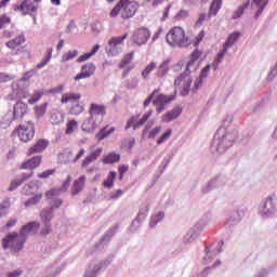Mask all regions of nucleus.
Segmentation results:
<instances>
[{
	"mask_svg": "<svg viewBox=\"0 0 277 277\" xmlns=\"http://www.w3.org/2000/svg\"><path fill=\"white\" fill-rule=\"evenodd\" d=\"M167 42L170 44V47H180L181 49L185 47H189V38L185 36V30L181 28V26L173 27L168 34H167Z\"/></svg>",
	"mask_w": 277,
	"mask_h": 277,
	"instance_id": "1",
	"label": "nucleus"
},
{
	"mask_svg": "<svg viewBox=\"0 0 277 277\" xmlns=\"http://www.w3.org/2000/svg\"><path fill=\"white\" fill-rule=\"evenodd\" d=\"M27 238L19 232L9 233L5 238L2 239V247L4 250L11 248L13 252H21L25 248Z\"/></svg>",
	"mask_w": 277,
	"mask_h": 277,
	"instance_id": "2",
	"label": "nucleus"
},
{
	"mask_svg": "<svg viewBox=\"0 0 277 277\" xmlns=\"http://www.w3.org/2000/svg\"><path fill=\"white\" fill-rule=\"evenodd\" d=\"M27 104L23 103V102H17L14 106H13V111H9L4 115V117L2 118L1 122H0V127L2 129H8V127H10V124H12V122H14V120H18L21 118H23V116H25L27 114Z\"/></svg>",
	"mask_w": 277,
	"mask_h": 277,
	"instance_id": "3",
	"label": "nucleus"
},
{
	"mask_svg": "<svg viewBox=\"0 0 277 277\" xmlns=\"http://www.w3.org/2000/svg\"><path fill=\"white\" fill-rule=\"evenodd\" d=\"M222 130H217L216 134L214 135L212 146L215 148L216 153L220 155L226 153L230 146H233V142H235V136L227 132L225 134L220 135Z\"/></svg>",
	"mask_w": 277,
	"mask_h": 277,
	"instance_id": "4",
	"label": "nucleus"
},
{
	"mask_svg": "<svg viewBox=\"0 0 277 277\" xmlns=\"http://www.w3.org/2000/svg\"><path fill=\"white\" fill-rule=\"evenodd\" d=\"M192 69L189 67H186L184 72H182L175 80H174V88L175 90H179V88H182L180 94L181 96H189V92L192 91Z\"/></svg>",
	"mask_w": 277,
	"mask_h": 277,
	"instance_id": "5",
	"label": "nucleus"
},
{
	"mask_svg": "<svg viewBox=\"0 0 277 277\" xmlns=\"http://www.w3.org/2000/svg\"><path fill=\"white\" fill-rule=\"evenodd\" d=\"M129 38V32H126L120 37H111L108 41V45L106 47V53L108 55H120L122 53V47L124 45V40Z\"/></svg>",
	"mask_w": 277,
	"mask_h": 277,
	"instance_id": "6",
	"label": "nucleus"
},
{
	"mask_svg": "<svg viewBox=\"0 0 277 277\" xmlns=\"http://www.w3.org/2000/svg\"><path fill=\"white\" fill-rule=\"evenodd\" d=\"M14 133H17L21 142L27 143L34 140V136L36 135V129L30 121H27L23 124H19Z\"/></svg>",
	"mask_w": 277,
	"mask_h": 277,
	"instance_id": "7",
	"label": "nucleus"
},
{
	"mask_svg": "<svg viewBox=\"0 0 277 277\" xmlns=\"http://www.w3.org/2000/svg\"><path fill=\"white\" fill-rule=\"evenodd\" d=\"M121 18H133L140 9V4L135 0H120Z\"/></svg>",
	"mask_w": 277,
	"mask_h": 277,
	"instance_id": "8",
	"label": "nucleus"
},
{
	"mask_svg": "<svg viewBox=\"0 0 277 277\" xmlns=\"http://www.w3.org/2000/svg\"><path fill=\"white\" fill-rule=\"evenodd\" d=\"M207 226V223L205 221L200 220L198 221L184 236L183 242L184 243H194L198 237H200V233L205 230V227Z\"/></svg>",
	"mask_w": 277,
	"mask_h": 277,
	"instance_id": "9",
	"label": "nucleus"
},
{
	"mask_svg": "<svg viewBox=\"0 0 277 277\" xmlns=\"http://www.w3.org/2000/svg\"><path fill=\"white\" fill-rule=\"evenodd\" d=\"M276 196H269L263 201L259 209L260 214L269 217V215H274L276 213Z\"/></svg>",
	"mask_w": 277,
	"mask_h": 277,
	"instance_id": "10",
	"label": "nucleus"
},
{
	"mask_svg": "<svg viewBox=\"0 0 277 277\" xmlns=\"http://www.w3.org/2000/svg\"><path fill=\"white\" fill-rule=\"evenodd\" d=\"M149 210H150V206L148 203H144L140 208L138 213L136 217L132 221V224L130 227V230L132 233H135V230H137V228L142 226V223L144 222V220H146Z\"/></svg>",
	"mask_w": 277,
	"mask_h": 277,
	"instance_id": "11",
	"label": "nucleus"
},
{
	"mask_svg": "<svg viewBox=\"0 0 277 277\" xmlns=\"http://www.w3.org/2000/svg\"><path fill=\"white\" fill-rule=\"evenodd\" d=\"M174 95H163L159 94L153 101V105H155L157 114H161V111H166V105H170L172 101H174Z\"/></svg>",
	"mask_w": 277,
	"mask_h": 277,
	"instance_id": "12",
	"label": "nucleus"
},
{
	"mask_svg": "<svg viewBox=\"0 0 277 277\" xmlns=\"http://www.w3.org/2000/svg\"><path fill=\"white\" fill-rule=\"evenodd\" d=\"M148 38H150V30L148 28H138L132 35V42L137 47H142V44L148 42Z\"/></svg>",
	"mask_w": 277,
	"mask_h": 277,
	"instance_id": "13",
	"label": "nucleus"
},
{
	"mask_svg": "<svg viewBox=\"0 0 277 277\" xmlns=\"http://www.w3.org/2000/svg\"><path fill=\"white\" fill-rule=\"evenodd\" d=\"M226 185V181L222 176H216L210 180L207 185L201 189L202 194H209V192H213V189H217L220 187H224Z\"/></svg>",
	"mask_w": 277,
	"mask_h": 277,
	"instance_id": "14",
	"label": "nucleus"
},
{
	"mask_svg": "<svg viewBox=\"0 0 277 277\" xmlns=\"http://www.w3.org/2000/svg\"><path fill=\"white\" fill-rule=\"evenodd\" d=\"M101 122H103V118L96 119L90 115V118L82 123V131H84V133H92L98 129Z\"/></svg>",
	"mask_w": 277,
	"mask_h": 277,
	"instance_id": "15",
	"label": "nucleus"
},
{
	"mask_svg": "<svg viewBox=\"0 0 277 277\" xmlns=\"http://www.w3.org/2000/svg\"><path fill=\"white\" fill-rule=\"evenodd\" d=\"M95 70H96V66H94V64L87 63L81 67V72L76 75L75 81H80V79H90V77L94 75Z\"/></svg>",
	"mask_w": 277,
	"mask_h": 277,
	"instance_id": "16",
	"label": "nucleus"
},
{
	"mask_svg": "<svg viewBox=\"0 0 277 277\" xmlns=\"http://www.w3.org/2000/svg\"><path fill=\"white\" fill-rule=\"evenodd\" d=\"M72 182V176L68 175L66 181L63 183V186L57 189V188H53L49 192L45 193V198H48V200H51V198H55V196H57L61 192H68V188L70 187V183Z\"/></svg>",
	"mask_w": 277,
	"mask_h": 277,
	"instance_id": "17",
	"label": "nucleus"
},
{
	"mask_svg": "<svg viewBox=\"0 0 277 277\" xmlns=\"http://www.w3.org/2000/svg\"><path fill=\"white\" fill-rule=\"evenodd\" d=\"M40 230V222H29L28 224L24 225L19 233L27 239L28 235H36Z\"/></svg>",
	"mask_w": 277,
	"mask_h": 277,
	"instance_id": "18",
	"label": "nucleus"
},
{
	"mask_svg": "<svg viewBox=\"0 0 277 277\" xmlns=\"http://www.w3.org/2000/svg\"><path fill=\"white\" fill-rule=\"evenodd\" d=\"M105 109L104 105L91 104L89 114L92 118H95V120H98L100 118L103 119V116L106 114Z\"/></svg>",
	"mask_w": 277,
	"mask_h": 277,
	"instance_id": "19",
	"label": "nucleus"
},
{
	"mask_svg": "<svg viewBox=\"0 0 277 277\" xmlns=\"http://www.w3.org/2000/svg\"><path fill=\"white\" fill-rule=\"evenodd\" d=\"M181 114H183V107L176 106L162 116V122H172V120H176Z\"/></svg>",
	"mask_w": 277,
	"mask_h": 277,
	"instance_id": "20",
	"label": "nucleus"
},
{
	"mask_svg": "<svg viewBox=\"0 0 277 277\" xmlns=\"http://www.w3.org/2000/svg\"><path fill=\"white\" fill-rule=\"evenodd\" d=\"M14 10H19L21 12H24V14H27V12H36L38 5L34 4V1L31 0H24L21 5H15Z\"/></svg>",
	"mask_w": 277,
	"mask_h": 277,
	"instance_id": "21",
	"label": "nucleus"
},
{
	"mask_svg": "<svg viewBox=\"0 0 277 277\" xmlns=\"http://www.w3.org/2000/svg\"><path fill=\"white\" fill-rule=\"evenodd\" d=\"M85 187V175L80 176L78 180H75L71 185V196H78L83 192Z\"/></svg>",
	"mask_w": 277,
	"mask_h": 277,
	"instance_id": "22",
	"label": "nucleus"
},
{
	"mask_svg": "<svg viewBox=\"0 0 277 277\" xmlns=\"http://www.w3.org/2000/svg\"><path fill=\"white\" fill-rule=\"evenodd\" d=\"M48 147L49 141L40 138L32 147L29 148L28 155H34L36 153H44V150H47Z\"/></svg>",
	"mask_w": 277,
	"mask_h": 277,
	"instance_id": "23",
	"label": "nucleus"
},
{
	"mask_svg": "<svg viewBox=\"0 0 277 277\" xmlns=\"http://www.w3.org/2000/svg\"><path fill=\"white\" fill-rule=\"evenodd\" d=\"M34 172L23 173L19 179L13 180L8 188V192H14L21 187V184L25 181H29V177L32 176Z\"/></svg>",
	"mask_w": 277,
	"mask_h": 277,
	"instance_id": "24",
	"label": "nucleus"
},
{
	"mask_svg": "<svg viewBox=\"0 0 277 277\" xmlns=\"http://www.w3.org/2000/svg\"><path fill=\"white\" fill-rule=\"evenodd\" d=\"M241 222V214L239 212H234L229 215L227 221L225 222V228L226 230H233L237 224Z\"/></svg>",
	"mask_w": 277,
	"mask_h": 277,
	"instance_id": "25",
	"label": "nucleus"
},
{
	"mask_svg": "<svg viewBox=\"0 0 277 277\" xmlns=\"http://www.w3.org/2000/svg\"><path fill=\"white\" fill-rule=\"evenodd\" d=\"M42 161V156H36V157H32L31 159L27 160L26 162H24L22 164V168L24 170H35V168H38V166H40Z\"/></svg>",
	"mask_w": 277,
	"mask_h": 277,
	"instance_id": "26",
	"label": "nucleus"
},
{
	"mask_svg": "<svg viewBox=\"0 0 277 277\" xmlns=\"http://www.w3.org/2000/svg\"><path fill=\"white\" fill-rule=\"evenodd\" d=\"M102 153H103V148L100 147L95 151L91 153L90 156H87L82 161V168H88L90 163H92L93 161H96L98 157H101Z\"/></svg>",
	"mask_w": 277,
	"mask_h": 277,
	"instance_id": "27",
	"label": "nucleus"
},
{
	"mask_svg": "<svg viewBox=\"0 0 277 277\" xmlns=\"http://www.w3.org/2000/svg\"><path fill=\"white\" fill-rule=\"evenodd\" d=\"M40 217L42 223L51 224V220L55 217V212L53 211V208H45L41 210Z\"/></svg>",
	"mask_w": 277,
	"mask_h": 277,
	"instance_id": "28",
	"label": "nucleus"
},
{
	"mask_svg": "<svg viewBox=\"0 0 277 277\" xmlns=\"http://www.w3.org/2000/svg\"><path fill=\"white\" fill-rule=\"evenodd\" d=\"M170 58H167L159 65L156 72V77H158V79H163V77L168 75V70H170Z\"/></svg>",
	"mask_w": 277,
	"mask_h": 277,
	"instance_id": "29",
	"label": "nucleus"
},
{
	"mask_svg": "<svg viewBox=\"0 0 277 277\" xmlns=\"http://www.w3.org/2000/svg\"><path fill=\"white\" fill-rule=\"evenodd\" d=\"M50 122L51 124H64V114L60 110H53L50 114Z\"/></svg>",
	"mask_w": 277,
	"mask_h": 277,
	"instance_id": "30",
	"label": "nucleus"
},
{
	"mask_svg": "<svg viewBox=\"0 0 277 277\" xmlns=\"http://www.w3.org/2000/svg\"><path fill=\"white\" fill-rule=\"evenodd\" d=\"M79 98H81L80 93H65L61 98V103L63 105L66 103H75V101H79Z\"/></svg>",
	"mask_w": 277,
	"mask_h": 277,
	"instance_id": "31",
	"label": "nucleus"
},
{
	"mask_svg": "<svg viewBox=\"0 0 277 277\" xmlns=\"http://www.w3.org/2000/svg\"><path fill=\"white\" fill-rule=\"evenodd\" d=\"M240 36H241L240 32H234V34L229 35L227 40L223 44V49L228 51V49H230V47H233V44H235V42H237L239 40Z\"/></svg>",
	"mask_w": 277,
	"mask_h": 277,
	"instance_id": "32",
	"label": "nucleus"
},
{
	"mask_svg": "<svg viewBox=\"0 0 277 277\" xmlns=\"http://www.w3.org/2000/svg\"><path fill=\"white\" fill-rule=\"evenodd\" d=\"M118 232V225H115L113 227H110L107 232L106 235H104L100 242L101 243H109L111 241V237H114V235H116V233Z\"/></svg>",
	"mask_w": 277,
	"mask_h": 277,
	"instance_id": "33",
	"label": "nucleus"
},
{
	"mask_svg": "<svg viewBox=\"0 0 277 277\" xmlns=\"http://www.w3.org/2000/svg\"><path fill=\"white\" fill-rule=\"evenodd\" d=\"M37 190L38 186H36V183L30 182L23 187L22 194H24V196H34Z\"/></svg>",
	"mask_w": 277,
	"mask_h": 277,
	"instance_id": "34",
	"label": "nucleus"
},
{
	"mask_svg": "<svg viewBox=\"0 0 277 277\" xmlns=\"http://www.w3.org/2000/svg\"><path fill=\"white\" fill-rule=\"evenodd\" d=\"M226 53H228V50H226L225 48H223V50H221L215 58L214 62L212 63V68L213 70H217V67L220 66V64H222V60H224V55H226Z\"/></svg>",
	"mask_w": 277,
	"mask_h": 277,
	"instance_id": "35",
	"label": "nucleus"
},
{
	"mask_svg": "<svg viewBox=\"0 0 277 277\" xmlns=\"http://www.w3.org/2000/svg\"><path fill=\"white\" fill-rule=\"evenodd\" d=\"M222 10V0H213L210 4L209 14L212 16H217V12Z\"/></svg>",
	"mask_w": 277,
	"mask_h": 277,
	"instance_id": "36",
	"label": "nucleus"
},
{
	"mask_svg": "<svg viewBox=\"0 0 277 277\" xmlns=\"http://www.w3.org/2000/svg\"><path fill=\"white\" fill-rule=\"evenodd\" d=\"M25 43V35H19L17 38L6 42L8 49H14L15 47H21Z\"/></svg>",
	"mask_w": 277,
	"mask_h": 277,
	"instance_id": "37",
	"label": "nucleus"
},
{
	"mask_svg": "<svg viewBox=\"0 0 277 277\" xmlns=\"http://www.w3.org/2000/svg\"><path fill=\"white\" fill-rule=\"evenodd\" d=\"M166 217L164 212H158L157 214L151 215L149 226L150 228H155L159 222H161Z\"/></svg>",
	"mask_w": 277,
	"mask_h": 277,
	"instance_id": "38",
	"label": "nucleus"
},
{
	"mask_svg": "<svg viewBox=\"0 0 277 277\" xmlns=\"http://www.w3.org/2000/svg\"><path fill=\"white\" fill-rule=\"evenodd\" d=\"M116 171H110L107 179L103 182V187H106V189H111V187H114V181H116Z\"/></svg>",
	"mask_w": 277,
	"mask_h": 277,
	"instance_id": "39",
	"label": "nucleus"
},
{
	"mask_svg": "<svg viewBox=\"0 0 277 277\" xmlns=\"http://www.w3.org/2000/svg\"><path fill=\"white\" fill-rule=\"evenodd\" d=\"M114 131H116L115 128H110L108 130L107 127H105L95 135V137L97 140H100V142H101V141L105 140V137H108V135H111V133H114Z\"/></svg>",
	"mask_w": 277,
	"mask_h": 277,
	"instance_id": "40",
	"label": "nucleus"
},
{
	"mask_svg": "<svg viewBox=\"0 0 277 277\" xmlns=\"http://www.w3.org/2000/svg\"><path fill=\"white\" fill-rule=\"evenodd\" d=\"M118 161H120V155L116 153H110L103 158V163H118Z\"/></svg>",
	"mask_w": 277,
	"mask_h": 277,
	"instance_id": "41",
	"label": "nucleus"
},
{
	"mask_svg": "<svg viewBox=\"0 0 277 277\" xmlns=\"http://www.w3.org/2000/svg\"><path fill=\"white\" fill-rule=\"evenodd\" d=\"M77 55H79V51L77 50L68 51L67 53L62 55L61 62L65 64V62H70V60H75Z\"/></svg>",
	"mask_w": 277,
	"mask_h": 277,
	"instance_id": "42",
	"label": "nucleus"
},
{
	"mask_svg": "<svg viewBox=\"0 0 277 277\" xmlns=\"http://www.w3.org/2000/svg\"><path fill=\"white\" fill-rule=\"evenodd\" d=\"M200 55H202V52L199 50H194V52L192 53V58L190 61L187 63L186 67L187 68H192V66H194L197 62V60H200Z\"/></svg>",
	"mask_w": 277,
	"mask_h": 277,
	"instance_id": "43",
	"label": "nucleus"
},
{
	"mask_svg": "<svg viewBox=\"0 0 277 277\" xmlns=\"http://www.w3.org/2000/svg\"><path fill=\"white\" fill-rule=\"evenodd\" d=\"M53 56V49L48 50V55L39 63L37 64L38 70L41 68H44L49 62H51V57Z\"/></svg>",
	"mask_w": 277,
	"mask_h": 277,
	"instance_id": "44",
	"label": "nucleus"
},
{
	"mask_svg": "<svg viewBox=\"0 0 277 277\" xmlns=\"http://www.w3.org/2000/svg\"><path fill=\"white\" fill-rule=\"evenodd\" d=\"M134 55H135V53L133 51L126 54L119 65V68H124L128 64H131V62H133Z\"/></svg>",
	"mask_w": 277,
	"mask_h": 277,
	"instance_id": "45",
	"label": "nucleus"
},
{
	"mask_svg": "<svg viewBox=\"0 0 277 277\" xmlns=\"http://www.w3.org/2000/svg\"><path fill=\"white\" fill-rule=\"evenodd\" d=\"M157 68V63L153 62L149 65L145 67V69L142 71L143 79H148V75L153 72L154 69Z\"/></svg>",
	"mask_w": 277,
	"mask_h": 277,
	"instance_id": "46",
	"label": "nucleus"
},
{
	"mask_svg": "<svg viewBox=\"0 0 277 277\" xmlns=\"http://www.w3.org/2000/svg\"><path fill=\"white\" fill-rule=\"evenodd\" d=\"M42 200V194H37L36 196L31 197L27 201H25V207H34V205H38Z\"/></svg>",
	"mask_w": 277,
	"mask_h": 277,
	"instance_id": "47",
	"label": "nucleus"
},
{
	"mask_svg": "<svg viewBox=\"0 0 277 277\" xmlns=\"http://www.w3.org/2000/svg\"><path fill=\"white\" fill-rule=\"evenodd\" d=\"M248 5H250V0H248L243 5L239 6L237 11H235L233 18H240L246 10H248Z\"/></svg>",
	"mask_w": 277,
	"mask_h": 277,
	"instance_id": "48",
	"label": "nucleus"
},
{
	"mask_svg": "<svg viewBox=\"0 0 277 277\" xmlns=\"http://www.w3.org/2000/svg\"><path fill=\"white\" fill-rule=\"evenodd\" d=\"M172 135V129H168L158 140L157 145L161 146V144H164V142H168L170 140V136Z\"/></svg>",
	"mask_w": 277,
	"mask_h": 277,
	"instance_id": "49",
	"label": "nucleus"
},
{
	"mask_svg": "<svg viewBox=\"0 0 277 277\" xmlns=\"http://www.w3.org/2000/svg\"><path fill=\"white\" fill-rule=\"evenodd\" d=\"M8 209H10V200L5 199L2 203H0V217L8 215Z\"/></svg>",
	"mask_w": 277,
	"mask_h": 277,
	"instance_id": "50",
	"label": "nucleus"
},
{
	"mask_svg": "<svg viewBox=\"0 0 277 277\" xmlns=\"http://www.w3.org/2000/svg\"><path fill=\"white\" fill-rule=\"evenodd\" d=\"M161 133V126L154 128L149 131V133L146 135L147 140H155L159 134Z\"/></svg>",
	"mask_w": 277,
	"mask_h": 277,
	"instance_id": "51",
	"label": "nucleus"
},
{
	"mask_svg": "<svg viewBox=\"0 0 277 277\" xmlns=\"http://www.w3.org/2000/svg\"><path fill=\"white\" fill-rule=\"evenodd\" d=\"M211 16L212 15L210 13H208V14L201 13L199 15V18L196 22V27L202 26V23H205V21H211Z\"/></svg>",
	"mask_w": 277,
	"mask_h": 277,
	"instance_id": "52",
	"label": "nucleus"
},
{
	"mask_svg": "<svg viewBox=\"0 0 277 277\" xmlns=\"http://www.w3.org/2000/svg\"><path fill=\"white\" fill-rule=\"evenodd\" d=\"M70 114L72 116H79V114H83V105L76 104L70 108Z\"/></svg>",
	"mask_w": 277,
	"mask_h": 277,
	"instance_id": "53",
	"label": "nucleus"
},
{
	"mask_svg": "<svg viewBox=\"0 0 277 277\" xmlns=\"http://www.w3.org/2000/svg\"><path fill=\"white\" fill-rule=\"evenodd\" d=\"M203 80L202 78H197L194 82V87L192 88L193 94H197L198 90L202 88Z\"/></svg>",
	"mask_w": 277,
	"mask_h": 277,
	"instance_id": "54",
	"label": "nucleus"
},
{
	"mask_svg": "<svg viewBox=\"0 0 277 277\" xmlns=\"http://www.w3.org/2000/svg\"><path fill=\"white\" fill-rule=\"evenodd\" d=\"M42 94H44L42 91H36L31 98L28 100V103H30L31 105H34V103H38V101H40V98H42Z\"/></svg>",
	"mask_w": 277,
	"mask_h": 277,
	"instance_id": "55",
	"label": "nucleus"
},
{
	"mask_svg": "<svg viewBox=\"0 0 277 277\" xmlns=\"http://www.w3.org/2000/svg\"><path fill=\"white\" fill-rule=\"evenodd\" d=\"M78 124L75 120H70L67 123L66 134L70 135V133L75 132V129H77Z\"/></svg>",
	"mask_w": 277,
	"mask_h": 277,
	"instance_id": "56",
	"label": "nucleus"
},
{
	"mask_svg": "<svg viewBox=\"0 0 277 277\" xmlns=\"http://www.w3.org/2000/svg\"><path fill=\"white\" fill-rule=\"evenodd\" d=\"M120 12H122V4L119 1V3H117L116 6L110 11L111 18H116Z\"/></svg>",
	"mask_w": 277,
	"mask_h": 277,
	"instance_id": "57",
	"label": "nucleus"
},
{
	"mask_svg": "<svg viewBox=\"0 0 277 277\" xmlns=\"http://www.w3.org/2000/svg\"><path fill=\"white\" fill-rule=\"evenodd\" d=\"M189 16V11L187 10H180L175 15V21H183Z\"/></svg>",
	"mask_w": 277,
	"mask_h": 277,
	"instance_id": "58",
	"label": "nucleus"
},
{
	"mask_svg": "<svg viewBox=\"0 0 277 277\" xmlns=\"http://www.w3.org/2000/svg\"><path fill=\"white\" fill-rule=\"evenodd\" d=\"M51 223H43V226L40 230V235H42L43 237H47V235H49V233H51Z\"/></svg>",
	"mask_w": 277,
	"mask_h": 277,
	"instance_id": "59",
	"label": "nucleus"
},
{
	"mask_svg": "<svg viewBox=\"0 0 277 277\" xmlns=\"http://www.w3.org/2000/svg\"><path fill=\"white\" fill-rule=\"evenodd\" d=\"M155 94H159V89H155L153 93L144 101V107H148L155 98Z\"/></svg>",
	"mask_w": 277,
	"mask_h": 277,
	"instance_id": "60",
	"label": "nucleus"
},
{
	"mask_svg": "<svg viewBox=\"0 0 277 277\" xmlns=\"http://www.w3.org/2000/svg\"><path fill=\"white\" fill-rule=\"evenodd\" d=\"M209 70H211V65H207L205 68H202L199 75V79H207V77H209Z\"/></svg>",
	"mask_w": 277,
	"mask_h": 277,
	"instance_id": "61",
	"label": "nucleus"
},
{
	"mask_svg": "<svg viewBox=\"0 0 277 277\" xmlns=\"http://www.w3.org/2000/svg\"><path fill=\"white\" fill-rule=\"evenodd\" d=\"M55 174V170H47L38 174L39 179H49V176Z\"/></svg>",
	"mask_w": 277,
	"mask_h": 277,
	"instance_id": "62",
	"label": "nucleus"
},
{
	"mask_svg": "<svg viewBox=\"0 0 277 277\" xmlns=\"http://www.w3.org/2000/svg\"><path fill=\"white\" fill-rule=\"evenodd\" d=\"M276 75H277V62L275 67H273L268 74V77H267L268 81H273L276 78Z\"/></svg>",
	"mask_w": 277,
	"mask_h": 277,
	"instance_id": "63",
	"label": "nucleus"
},
{
	"mask_svg": "<svg viewBox=\"0 0 277 277\" xmlns=\"http://www.w3.org/2000/svg\"><path fill=\"white\" fill-rule=\"evenodd\" d=\"M5 25H10V17L4 15L0 17V29H3Z\"/></svg>",
	"mask_w": 277,
	"mask_h": 277,
	"instance_id": "64",
	"label": "nucleus"
}]
</instances>
